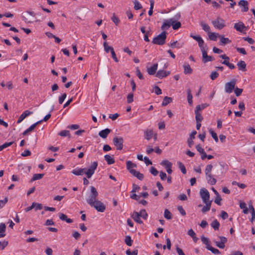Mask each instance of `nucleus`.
Masks as SVG:
<instances>
[{
	"label": "nucleus",
	"instance_id": "a18cd8bd",
	"mask_svg": "<svg viewBox=\"0 0 255 255\" xmlns=\"http://www.w3.org/2000/svg\"><path fill=\"white\" fill-rule=\"evenodd\" d=\"M139 216L143 219H146L147 218V214L145 210H142L138 212Z\"/></svg>",
	"mask_w": 255,
	"mask_h": 255
},
{
	"label": "nucleus",
	"instance_id": "c85d7f7f",
	"mask_svg": "<svg viewBox=\"0 0 255 255\" xmlns=\"http://www.w3.org/2000/svg\"><path fill=\"white\" fill-rule=\"evenodd\" d=\"M219 38L222 45H226L231 42V41L228 38L225 37L223 35H220Z\"/></svg>",
	"mask_w": 255,
	"mask_h": 255
},
{
	"label": "nucleus",
	"instance_id": "ddd939ff",
	"mask_svg": "<svg viewBox=\"0 0 255 255\" xmlns=\"http://www.w3.org/2000/svg\"><path fill=\"white\" fill-rule=\"evenodd\" d=\"M202 52V61L203 63H206L209 61H212L214 60V58L211 56H208L207 55V52L206 49L203 50Z\"/></svg>",
	"mask_w": 255,
	"mask_h": 255
},
{
	"label": "nucleus",
	"instance_id": "603ef678",
	"mask_svg": "<svg viewBox=\"0 0 255 255\" xmlns=\"http://www.w3.org/2000/svg\"><path fill=\"white\" fill-rule=\"evenodd\" d=\"M154 7V1L153 0H150V8L148 11L149 15H151L153 13V9Z\"/></svg>",
	"mask_w": 255,
	"mask_h": 255
},
{
	"label": "nucleus",
	"instance_id": "aec40b11",
	"mask_svg": "<svg viewBox=\"0 0 255 255\" xmlns=\"http://www.w3.org/2000/svg\"><path fill=\"white\" fill-rule=\"evenodd\" d=\"M111 130L109 128H106L104 130L100 131L99 135L100 137L103 138H106L108 135L110 133Z\"/></svg>",
	"mask_w": 255,
	"mask_h": 255
},
{
	"label": "nucleus",
	"instance_id": "7c9ffc66",
	"mask_svg": "<svg viewBox=\"0 0 255 255\" xmlns=\"http://www.w3.org/2000/svg\"><path fill=\"white\" fill-rule=\"evenodd\" d=\"M187 94L188 102L190 105H192L193 96L190 89H188L187 90Z\"/></svg>",
	"mask_w": 255,
	"mask_h": 255
},
{
	"label": "nucleus",
	"instance_id": "f3484780",
	"mask_svg": "<svg viewBox=\"0 0 255 255\" xmlns=\"http://www.w3.org/2000/svg\"><path fill=\"white\" fill-rule=\"evenodd\" d=\"M34 16L33 12H28L24 16V20L26 23H32L33 22V17Z\"/></svg>",
	"mask_w": 255,
	"mask_h": 255
},
{
	"label": "nucleus",
	"instance_id": "37998d69",
	"mask_svg": "<svg viewBox=\"0 0 255 255\" xmlns=\"http://www.w3.org/2000/svg\"><path fill=\"white\" fill-rule=\"evenodd\" d=\"M164 217L167 220H170L172 218V214L168 209L165 210Z\"/></svg>",
	"mask_w": 255,
	"mask_h": 255
},
{
	"label": "nucleus",
	"instance_id": "3c124183",
	"mask_svg": "<svg viewBox=\"0 0 255 255\" xmlns=\"http://www.w3.org/2000/svg\"><path fill=\"white\" fill-rule=\"evenodd\" d=\"M59 135L61 136H70V132L69 130H63L59 133Z\"/></svg>",
	"mask_w": 255,
	"mask_h": 255
},
{
	"label": "nucleus",
	"instance_id": "473e14b6",
	"mask_svg": "<svg viewBox=\"0 0 255 255\" xmlns=\"http://www.w3.org/2000/svg\"><path fill=\"white\" fill-rule=\"evenodd\" d=\"M200 25L202 27V29L208 34L210 32V27L207 24L204 22H201Z\"/></svg>",
	"mask_w": 255,
	"mask_h": 255
},
{
	"label": "nucleus",
	"instance_id": "5fc2aeb1",
	"mask_svg": "<svg viewBox=\"0 0 255 255\" xmlns=\"http://www.w3.org/2000/svg\"><path fill=\"white\" fill-rule=\"evenodd\" d=\"M201 240L202 242L206 245V248L208 249V247L209 246H211L209 244V239L207 238H206L205 237H202L201 238Z\"/></svg>",
	"mask_w": 255,
	"mask_h": 255
},
{
	"label": "nucleus",
	"instance_id": "de8ad7c7",
	"mask_svg": "<svg viewBox=\"0 0 255 255\" xmlns=\"http://www.w3.org/2000/svg\"><path fill=\"white\" fill-rule=\"evenodd\" d=\"M178 166H179V168L181 170V172L183 174H186V170L185 167L184 165V164H182L181 162H178Z\"/></svg>",
	"mask_w": 255,
	"mask_h": 255
},
{
	"label": "nucleus",
	"instance_id": "f03ea898",
	"mask_svg": "<svg viewBox=\"0 0 255 255\" xmlns=\"http://www.w3.org/2000/svg\"><path fill=\"white\" fill-rule=\"evenodd\" d=\"M213 168V166L211 164H208L206 166L205 169V173L206 177V179L208 182L212 185H215L216 183V180L212 175L211 171Z\"/></svg>",
	"mask_w": 255,
	"mask_h": 255
},
{
	"label": "nucleus",
	"instance_id": "20e7f679",
	"mask_svg": "<svg viewBox=\"0 0 255 255\" xmlns=\"http://www.w3.org/2000/svg\"><path fill=\"white\" fill-rule=\"evenodd\" d=\"M212 24L216 29L221 30L226 26L225 20L221 17L218 16L217 18L212 21Z\"/></svg>",
	"mask_w": 255,
	"mask_h": 255
},
{
	"label": "nucleus",
	"instance_id": "4468645a",
	"mask_svg": "<svg viewBox=\"0 0 255 255\" xmlns=\"http://www.w3.org/2000/svg\"><path fill=\"white\" fill-rule=\"evenodd\" d=\"M33 114L32 112H30L28 110L25 111L19 117L17 123L20 124L25 118H26L27 116L32 115Z\"/></svg>",
	"mask_w": 255,
	"mask_h": 255
},
{
	"label": "nucleus",
	"instance_id": "393cba45",
	"mask_svg": "<svg viewBox=\"0 0 255 255\" xmlns=\"http://www.w3.org/2000/svg\"><path fill=\"white\" fill-rule=\"evenodd\" d=\"M239 70L242 71H246V64L245 61L241 60L237 63Z\"/></svg>",
	"mask_w": 255,
	"mask_h": 255
},
{
	"label": "nucleus",
	"instance_id": "2eb2a0df",
	"mask_svg": "<svg viewBox=\"0 0 255 255\" xmlns=\"http://www.w3.org/2000/svg\"><path fill=\"white\" fill-rule=\"evenodd\" d=\"M238 4L240 6L242 7V11L246 12V11H248L249 3H248V1L245 0H241L239 2Z\"/></svg>",
	"mask_w": 255,
	"mask_h": 255
},
{
	"label": "nucleus",
	"instance_id": "e2e57ef3",
	"mask_svg": "<svg viewBox=\"0 0 255 255\" xmlns=\"http://www.w3.org/2000/svg\"><path fill=\"white\" fill-rule=\"evenodd\" d=\"M210 131V133H211L212 137L214 139V140H215V141L217 142L218 141V136H217V135L216 134V132H215L213 130H212V129H210L209 130Z\"/></svg>",
	"mask_w": 255,
	"mask_h": 255
},
{
	"label": "nucleus",
	"instance_id": "bb28decb",
	"mask_svg": "<svg viewBox=\"0 0 255 255\" xmlns=\"http://www.w3.org/2000/svg\"><path fill=\"white\" fill-rule=\"evenodd\" d=\"M136 167V165L135 164L132 163L131 161H127V168L130 173H131V170H134L133 168Z\"/></svg>",
	"mask_w": 255,
	"mask_h": 255
},
{
	"label": "nucleus",
	"instance_id": "4be33fe9",
	"mask_svg": "<svg viewBox=\"0 0 255 255\" xmlns=\"http://www.w3.org/2000/svg\"><path fill=\"white\" fill-rule=\"evenodd\" d=\"M208 37L210 40L213 41H216L217 38H219L220 34L218 33L210 32L208 34Z\"/></svg>",
	"mask_w": 255,
	"mask_h": 255
},
{
	"label": "nucleus",
	"instance_id": "13d9d810",
	"mask_svg": "<svg viewBox=\"0 0 255 255\" xmlns=\"http://www.w3.org/2000/svg\"><path fill=\"white\" fill-rule=\"evenodd\" d=\"M223 64L227 65L230 69H233L235 66L234 64L230 63L228 61H223L221 62Z\"/></svg>",
	"mask_w": 255,
	"mask_h": 255
},
{
	"label": "nucleus",
	"instance_id": "f257e3e1",
	"mask_svg": "<svg viewBox=\"0 0 255 255\" xmlns=\"http://www.w3.org/2000/svg\"><path fill=\"white\" fill-rule=\"evenodd\" d=\"M90 192L88 194L86 197V201L88 204H93L97 200H98V192L94 186L90 187Z\"/></svg>",
	"mask_w": 255,
	"mask_h": 255
},
{
	"label": "nucleus",
	"instance_id": "a211bd4d",
	"mask_svg": "<svg viewBox=\"0 0 255 255\" xmlns=\"http://www.w3.org/2000/svg\"><path fill=\"white\" fill-rule=\"evenodd\" d=\"M234 28L236 29V30L239 32H242L246 28V27L245 24L242 22H239L235 24Z\"/></svg>",
	"mask_w": 255,
	"mask_h": 255
},
{
	"label": "nucleus",
	"instance_id": "09e8293b",
	"mask_svg": "<svg viewBox=\"0 0 255 255\" xmlns=\"http://www.w3.org/2000/svg\"><path fill=\"white\" fill-rule=\"evenodd\" d=\"M125 242L128 246H131L132 245V241L130 236L126 237Z\"/></svg>",
	"mask_w": 255,
	"mask_h": 255
},
{
	"label": "nucleus",
	"instance_id": "c9c22d12",
	"mask_svg": "<svg viewBox=\"0 0 255 255\" xmlns=\"http://www.w3.org/2000/svg\"><path fill=\"white\" fill-rule=\"evenodd\" d=\"M172 101V99L170 97H165L162 103V106H165Z\"/></svg>",
	"mask_w": 255,
	"mask_h": 255
},
{
	"label": "nucleus",
	"instance_id": "cd10ccee",
	"mask_svg": "<svg viewBox=\"0 0 255 255\" xmlns=\"http://www.w3.org/2000/svg\"><path fill=\"white\" fill-rule=\"evenodd\" d=\"M153 136V131L151 129H147L144 131V137L147 140H150Z\"/></svg>",
	"mask_w": 255,
	"mask_h": 255
},
{
	"label": "nucleus",
	"instance_id": "0e129e2a",
	"mask_svg": "<svg viewBox=\"0 0 255 255\" xmlns=\"http://www.w3.org/2000/svg\"><path fill=\"white\" fill-rule=\"evenodd\" d=\"M168 45L172 48H175V47H177L178 48H180L181 47V46L179 45V44L178 43L177 41H173V42L170 43Z\"/></svg>",
	"mask_w": 255,
	"mask_h": 255
},
{
	"label": "nucleus",
	"instance_id": "423d86ee",
	"mask_svg": "<svg viewBox=\"0 0 255 255\" xmlns=\"http://www.w3.org/2000/svg\"><path fill=\"white\" fill-rule=\"evenodd\" d=\"M97 166L98 162L94 161L92 163L88 169H87L86 168L84 172L87 178H90L92 177V176L94 174L95 170L97 169Z\"/></svg>",
	"mask_w": 255,
	"mask_h": 255
},
{
	"label": "nucleus",
	"instance_id": "1a4fd4ad",
	"mask_svg": "<svg viewBox=\"0 0 255 255\" xmlns=\"http://www.w3.org/2000/svg\"><path fill=\"white\" fill-rule=\"evenodd\" d=\"M124 139L122 137H115L113 143L118 150H122L123 148Z\"/></svg>",
	"mask_w": 255,
	"mask_h": 255
},
{
	"label": "nucleus",
	"instance_id": "2f4dec72",
	"mask_svg": "<svg viewBox=\"0 0 255 255\" xmlns=\"http://www.w3.org/2000/svg\"><path fill=\"white\" fill-rule=\"evenodd\" d=\"M211 226L214 230L217 231L219 230L220 223L217 221V220L215 219L211 223Z\"/></svg>",
	"mask_w": 255,
	"mask_h": 255
},
{
	"label": "nucleus",
	"instance_id": "c756f323",
	"mask_svg": "<svg viewBox=\"0 0 255 255\" xmlns=\"http://www.w3.org/2000/svg\"><path fill=\"white\" fill-rule=\"evenodd\" d=\"M86 168L75 169L72 170V173L76 175H82L85 173Z\"/></svg>",
	"mask_w": 255,
	"mask_h": 255
},
{
	"label": "nucleus",
	"instance_id": "c03bdc74",
	"mask_svg": "<svg viewBox=\"0 0 255 255\" xmlns=\"http://www.w3.org/2000/svg\"><path fill=\"white\" fill-rule=\"evenodd\" d=\"M42 123V121H39L37 122L36 123L33 124L29 128H28L27 129L29 132L32 131L34 128L39 124H41Z\"/></svg>",
	"mask_w": 255,
	"mask_h": 255
},
{
	"label": "nucleus",
	"instance_id": "6e6552de",
	"mask_svg": "<svg viewBox=\"0 0 255 255\" xmlns=\"http://www.w3.org/2000/svg\"><path fill=\"white\" fill-rule=\"evenodd\" d=\"M95 208L98 212H104L106 209L104 204L100 201L97 200L93 204L90 205Z\"/></svg>",
	"mask_w": 255,
	"mask_h": 255
},
{
	"label": "nucleus",
	"instance_id": "f8f14e48",
	"mask_svg": "<svg viewBox=\"0 0 255 255\" xmlns=\"http://www.w3.org/2000/svg\"><path fill=\"white\" fill-rule=\"evenodd\" d=\"M173 21V19H172V18L164 20L163 24L161 27V29L163 30L167 29L172 25Z\"/></svg>",
	"mask_w": 255,
	"mask_h": 255
},
{
	"label": "nucleus",
	"instance_id": "864d4df0",
	"mask_svg": "<svg viewBox=\"0 0 255 255\" xmlns=\"http://www.w3.org/2000/svg\"><path fill=\"white\" fill-rule=\"evenodd\" d=\"M208 106V105L206 104H202L201 105H198L196 107V109H195V111H198L199 112V111L203 110L204 109L206 108Z\"/></svg>",
	"mask_w": 255,
	"mask_h": 255
},
{
	"label": "nucleus",
	"instance_id": "b1692460",
	"mask_svg": "<svg viewBox=\"0 0 255 255\" xmlns=\"http://www.w3.org/2000/svg\"><path fill=\"white\" fill-rule=\"evenodd\" d=\"M184 73L185 74H190L192 73V69L190 65L188 63H185L183 65Z\"/></svg>",
	"mask_w": 255,
	"mask_h": 255
},
{
	"label": "nucleus",
	"instance_id": "49530a36",
	"mask_svg": "<svg viewBox=\"0 0 255 255\" xmlns=\"http://www.w3.org/2000/svg\"><path fill=\"white\" fill-rule=\"evenodd\" d=\"M208 250L211 251L212 253L216 255H219L220 254V252L217 249H215L211 246H209L208 247Z\"/></svg>",
	"mask_w": 255,
	"mask_h": 255
},
{
	"label": "nucleus",
	"instance_id": "5701e85b",
	"mask_svg": "<svg viewBox=\"0 0 255 255\" xmlns=\"http://www.w3.org/2000/svg\"><path fill=\"white\" fill-rule=\"evenodd\" d=\"M131 174L136 177L137 179L140 180H142L144 178V175L143 174L140 173L138 171L134 170H131Z\"/></svg>",
	"mask_w": 255,
	"mask_h": 255
},
{
	"label": "nucleus",
	"instance_id": "72a5a7b5",
	"mask_svg": "<svg viewBox=\"0 0 255 255\" xmlns=\"http://www.w3.org/2000/svg\"><path fill=\"white\" fill-rule=\"evenodd\" d=\"M240 207L243 209V213L244 214H248V208L247 207V205H246V204L244 202H243V201H240Z\"/></svg>",
	"mask_w": 255,
	"mask_h": 255
},
{
	"label": "nucleus",
	"instance_id": "4d7b16f0",
	"mask_svg": "<svg viewBox=\"0 0 255 255\" xmlns=\"http://www.w3.org/2000/svg\"><path fill=\"white\" fill-rule=\"evenodd\" d=\"M134 8L135 10H138L142 8L141 4L137 1L135 0L134 2Z\"/></svg>",
	"mask_w": 255,
	"mask_h": 255
},
{
	"label": "nucleus",
	"instance_id": "774afa93",
	"mask_svg": "<svg viewBox=\"0 0 255 255\" xmlns=\"http://www.w3.org/2000/svg\"><path fill=\"white\" fill-rule=\"evenodd\" d=\"M218 76L219 74L216 71L212 72L210 75V78L212 80L216 79Z\"/></svg>",
	"mask_w": 255,
	"mask_h": 255
},
{
	"label": "nucleus",
	"instance_id": "e433bc0d",
	"mask_svg": "<svg viewBox=\"0 0 255 255\" xmlns=\"http://www.w3.org/2000/svg\"><path fill=\"white\" fill-rule=\"evenodd\" d=\"M249 208L251 210V214H252V218H251V222H253L254 220H255V209L252 205V204L249 205Z\"/></svg>",
	"mask_w": 255,
	"mask_h": 255
},
{
	"label": "nucleus",
	"instance_id": "58836bf2",
	"mask_svg": "<svg viewBox=\"0 0 255 255\" xmlns=\"http://www.w3.org/2000/svg\"><path fill=\"white\" fill-rule=\"evenodd\" d=\"M161 165L164 166L166 169L168 167H171L172 164L167 160H164L161 162Z\"/></svg>",
	"mask_w": 255,
	"mask_h": 255
},
{
	"label": "nucleus",
	"instance_id": "338daca9",
	"mask_svg": "<svg viewBox=\"0 0 255 255\" xmlns=\"http://www.w3.org/2000/svg\"><path fill=\"white\" fill-rule=\"evenodd\" d=\"M153 91L157 95H160L162 93L161 90L159 87L156 86L154 87Z\"/></svg>",
	"mask_w": 255,
	"mask_h": 255
},
{
	"label": "nucleus",
	"instance_id": "412c9836",
	"mask_svg": "<svg viewBox=\"0 0 255 255\" xmlns=\"http://www.w3.org/2000/svg\"><path fill=\"white\" fill-rule=\"evenodd\" d=\"M131 217L136 222L139 224H142V221L140 220V217L139 216L138 212H134L131 215Z\"/></svg>",
	"mask_w": 255,
	"mask_h": 255
},
{
	"label": "nucleus",
	"instance_id": "79ce46f5",
	"mask_svg": "<svg viewBox=\"0 0 255 255\" xmlns=\"http://www.w3.org/2000/svg\"><path fill=\"white\" fill-rule=\"evenodd\" d=\"M43 174H35L33 175V177L31 179V181H33L35 180L40 179L43 177Z\"/></svg>",
	"mask_w": 255,
	"mask_h": 255
},
{
	"label": "nucleus",
	"instance_id": "39448f33",
	"mask_svg": "<svg viewBox=\"0 0 255 255\" xmlns=\"http://www.w3.org/2000/svg\"><path fill=\"white\" fill-rule=\"evenodd\" d=\"M237 83L236 79H232L230 81L226 83L225 85V91L226 93L230 94L233 92L236 87Z\"/></svg>",
	"mask_w": 255,
	"mask_h": 255
},
{
	"label": "nucleus",
	"instance_id": "9b49d317",
	"mask_svg": "<svg viewBox=\"0 0 255 255\" xmlns=\"http://www.w3.org/2000/svg\"><path fill=\"white\" fill-rule=\"evenodd\" d=\"M190 36L198 42L201 51L206 49L205 47L203 46L204 41L201 36H195L192 34L190 35Z\"/></svg>",
	"mask_w": 255,
	"mask_h": 255
},
{
	"label": "nucleus",
	"instance_id": "a878e982",
	"mask_svg": "<svg viewBox=\"0 0 255 255\" xmlns=\"http://www.w3.org/2000/svg\"><path fill=\"white\" fill-rule=\"evenodd\" d=\"M59 217L60 220L62 221H65L68 223H71L72 222V220L71 219H69L67 218V216L61 213H59Z\"/></svg>",
	"mask_w": 255,
	"mask_h": 255
},
{
	"label": "nucleus",
	"instance_id": "9d476101",
	"mask_svg": "<svg viewBox=\"0 0 255 255\" xmlns=\"http://www.w3.org/2000/svg\"><path fill=\"white\" fill-rule=\"evenodd\" d=\"M181 17V14L180 12L177 13L174 17L172 18L173 19V22L172 24V28L174 30H177L179 29L181 26V23L179 21H178L177 20H179L180 18Z\"/></svg>",
	"mask_w": 255,
	"mask_h": 255
},
{
	"label": "nucleus",
	"instance_id": "69168bd1",
	"mask_svg": "<svg viewBox=\"0 0 255 255\" xmlns=\"http://www.w3.org/2000/svg\"><path fill=\"white\" fill-rule=\"evenodd\" d=\"M8 201V198L5 197L3 200H0V209L2 208Z\"/></svg>",
	"mask_w": 255,
	"mask_h": 255
},
{
	"label": "nucleus",
	"instance_id": "8fccbe9b",
	"mask_svg": "<svg viewBox=\"0 0 255 255\" xmlns=\"http://www.w3.org/2000/svg\"><path fill=\"white\" fill-rule=\"evenodd\" d=\"M234 90L235 95L237 97L240 96L242 94V93L243 91V90L242 89H240L238 87H235V88Z\"/></svg>",
	"mask_w": 255,
	"mask_h": 255
},
{
	"label": "nucleus",
	"instance_id": "ea45409f",
	"mask_svg": "<svg viewBox=\"0 0 255 255\" xmlns=\"http://www.w3.org/2000/svg\"><path fill=\"white\" fill-rule=\"evenodd\" d=\"M211 203L212 202H207L206 203H205V206H204L202 209V211L203 213H205L210 210V208H211Z\"/></svg>",
	"mask_w": 255,
	"mask_h": 255
},
{
	"label": "nucleus",
	"instance_id": "6ab92c4d",
	"mask_svg": "<svg viewBox=\"0 0 255 255\" xmlns=\"http://www.w3.org/2000/svg\"><path fill=\"white\" fill-rule=\"evenodd\" d=\"M157 67H158L157 63H155L154 64H153V65L152 67L148 68L147 69V72H148V74H149L150 75L155 74L156 73V71L157 70Z\"/></svg>",
	"mask_w": 255,
	"mask_h": 255
},
{
	"label": "nucleus",
	"instance_id": "dca6fc26",
	"mask_svg": "<svg viewBox=\"0 0 255 255\" xmlns=\"http://www.w3.org/2000/svg\"><path fill=\"white\" fill-rule=\"evenodd\" d=\"M170 74L169 71H166L163 70H160L156 74V77L162 79L164 77L167 76Z\"/></svg>",
	"mask_w": 255,
	"mask_h": 255
},
{
	"label": "nucleus",
	"instance_id": "bf43d9fd",
	"mask_svg": "<svg viewBox=\"0 0 255 255\" xmlns=\"http://www.w3.org/2000/svg\"><path fill=\"white\" fill-rule=\"evenodd\" d=\"M13 143V142H5L3 144L0 146V151H1L3 149L10 146Z\"/></svg>",
	"mask_w": 255,
	"mask_h": 255
},
{
	"label": "nucleus",
	"instance_id": "f704fd0d",
	"mask_svg": "<svg viewBox=\"0 0 255 255\" xmlns=\"http://www.w3.org/2000/svg\"><path fill=\"white\" fill-rule=\"evenodd\" d=\"M104 157L108 164H112L115 162L114 159L109 155H105Z\"/></svg>",
	"mask_w": 255,
	"mask_h": 255
},
{
	"label": "nucleus",
	"instance_id": "7ed1b4c3",
	"mask_svg": "<svg viewBox=\"0 0 255 255\" xmlns=\"http://www.w3.org/2000/svg\"><path fill=\"white\" fill-rule=\"evenodd\" d=\"M166 32H162L160 34L153 38L152 42L154 44L162 45L165 43Z\"/></svg>",
	"mask_w": 255,
	"mask_h": 255
},
{
	"label": "nucleus",
	"instance_id": "680f3d73",
	"mask_svg": "<svg viewBox=\"0 0 255 255\" xmlns=\"http://www.w3.org/2000/svg\"><path fill=\"white\" fill-rule=\"evenodd\" d=\"M133 101V94L132 93H129L127 96V102L128 103H131Z\"/></svg>",
	"mask_w": 255,
	"mask_h": 255
},
{
	"label": "nucleus",
	"instance_id": "052dcab7",
	"mask_svg": "<svg viewBox=\"0 0 255 255\" xmlns=\"http://www.w3.org/2000/svg\"><path fill=\"white\" fill-rule=\"evenodd\" d=\"M67 95L66 93L63 94L60 97H59L58 102L60 104H62L65 99H66Z\"/></svg>",
	"mask_w": 255,
	"mask_h": 255
},
{
	"label": "nucleus",
	"instance_id": "a19ab883",
	"mask_svg": "<svg viewBox=\"0 0 255 255\" xmlns=\"http://www.w3.org/2000/svg\"><path fill=\"white\" fill-rule=\"evenodd\" d=\"M195 115H196V123L201 122L203 120L202 116L201 114L197 111H195Z\"/></svg>",
	"mask_w": 255,
	"mask_h": 255
},
{
	"label": "nucleus",
	"instance_id": "6e6d98bb",
	"mask_svg": "<svg viewBox=\"0 0 255 255\" xmlns=\"http://www.w3.org/2000/svg\"><path fill=\"white\" fill-rule=\"evenodd\" d=\"M5 229H6V226H5V224L2 223H0V233L2 234H5Z\"/></svg>",
	"mask_w": 255,
	"mask_h": 255
},
{
	"label": "nucleus",
	"instance_id": "0eeeda50",
	"mask_svg": "<svg viewBox=\"0 0 255 255\" xmlns=\"http://www.w3.org/2000/svg\"><path fill=\"white\" fill-rule=\"evenodd\" d=\"M200 195L204 203L212 202L210 200V194L209 191L205 188H202L200 191Z\"/></svg>",
	"mask_w": 255,
	"mask_h": 255
},
{
	"label": "nucleus",
	"instance_id": "4c0bfd02",
	"mask_svg": "<svg viewBox=\"0 0 255 255\" xmlns=\"http://www.w3.org/2000/svg\"><path fill=\"white\" fill-rule=\"evenodd\" d=\"M103 46L104 47V50L106 52L108 53L109 51L112 52V50H114V48L108 45L107 42L106 41H105L103 43Z\"/></svg>",
	"mask_w": 255,
	"mask_h": 255
}]
</instances>
